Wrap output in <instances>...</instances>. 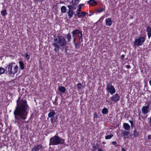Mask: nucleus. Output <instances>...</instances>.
<instances>
[{"label": "nucleus", "mask_w": 151, "mask_h": 151, "mask_svg": "<svg viewBox=\"0 0 151 151\" xmlns=\"http://www.w3.org/2000/svg\"><path fill=\"white\" fill-rule=\"evenodd\" d=\"M17 102V106L14 112L15 123L19 125L20 122L27 123V122L24 121L27 118L29 110L27 101L25 99H20L19 97Z\"/></svg>", "instance_id": "obj_1"}, {"label": "nucleus", "mask_w": 151, "mask_h": 151, "mask_svg": "<svg viewBox=\"0 0 151 151\" xmlns=\"http://www.w3.org/2000/svg\"><path fill=\"white\" fill-rule=\"evenodd\" d=\"M54 43L52 45L55 47L54 50L56 52L58 51L60 47H63L66 45L65 39L61 35L54 36Z\"/></svg>", "instance_id": "obj_2"}, {"label": "nucleus", "mask_w": 151, "mask_h": 151, "mask_svg": "<svg viewBox=\"0 0 151 151\" xmlns=\"http://www.w3.org/2000/svg\"><path fill=\"white\" fill-rule=\"evenodd\" d=\"M64 139L61 138L58 136L55 135L50 139L49 145H55L61 144H64Z\"/></svg>", "instance_id": "obj_3"}, {"label": "nucleus", "mask_w": 151, "mask_h": 151, "mask_svg": "<svg viewBox=\"0 0 151 151\" xmlns=\"http://www.w3.org/2000/svg\"><path fill=\"white\" fill-rule=\"evenodd\" d=\"M13 64L14 63H10L6 67L9 75H14L17 73L18 70V66L17 65H16L14 67L13 70L12 69Z\"/></svg>", "instance_id": "obj_4"}, {"label": "nucleus", "mask_w": 151, "mask_h": 151, "mask_svg": "<svg viewBox=\"0 0 151 151\" xmlns=\"http://www.w3.org/2000/svg\"><path fill=\"white\" fill-rule=\"evenodd\" d=\"M145 41V38L143 37H139L138 38L135 40L134 42V45L138 46L142 45Z\"/></svg>", "instance_id": "obj_5"}, {"label": "nucleus", "mask_w": 151, "mask_h": 151, "mask_svg": "<svg viewBox=\"0 0 151 151\" xmlns=\"http://www.w3.org/2000/svg\"><path fill=\"white\" fill-rule=\"evenodd\" d=\"M106 89L108 90L109 93L112 95L115 92V90L114 86L111 84H107Z\"/></svg>", "instance_id": "obj_6"}, {"label": "nucleus", "mask_w": 151, "mask_h": 151, "mask_svg": "<svg viewBox=\"0 0 151 151\" xmlns=\"http://www.w3.org/2000/svg\"><path fill=\"white\" fill-rule=\"evenodd\" d=\"M81 7H79V9H78L76 13L78 17L84 16L87 14L85 12H82L81 10Z\"/></svg>", "instance_id": "obj_7"}, {"label": "nucleus", "mask_w": 151, "mask_h": 151, "mask_svg": "<svg viewBox=\"0 0 151 151\" xmlns=\"http://www.w3.org/2000/svg\"><path fill=\"white\" fill-rule=\"evenodd\" d=\"M119 97L118 94L117 93H116L111 97V100L113 101L116 102L119 100Z\"/></svg>", "instance_id": "obj_8"}, {"label": "nucleus", "mask_w": 151, "mask_h": 151, "mask_svg": "<svg viewBox=\"0 0 151 151\" xmlns=\"http://www.w3.org/2000/svg\"><path fill=\"white\" fill-rule=\"evenodd\" d=\"M149 108L148 106L143 107L142 109V113L145 114H146L149 111Z\"/></svg>", "instance_id": "obj_9"}, {"label": "nucleus", "mask_w": 151, "mask_h": 151, "mask_svg": "<svg viewBox=\"0 0 151 151\" xmlns=\"http://www.w3.org/2000/svg\"><path fill=\"white\" fill-rule=\"evenodd\" d=\"M42 148V145L41 144H38L32 149V151H37L39 149Z\"/></svg>", "instance_id": "obj_10"}, {"label": "nucleus", "mask_w": 151, "mask_h": 151, "mask_svg": "<svg viewBox=\"0 0 151 151\" xmlns=\"http://www.w3.org/2000/svg\"><path fill=\"white\" fill-rule=\"evenodd\" d=\"M129 132H127L125 131H123L122 134L124 137V139H128L129 137Z\"/></svg>", "instance_id": "obj_11"}, {"label": "nucleus", "mask_w": 151, "mask_h": 151, "mask_svg": "<svg viewBox=\"0 0 151 151\" xmlns=\"http://www.w3.org/2000/svg\"><path fill=\"white\" fill-rule=\"evenodd\" d=\"M87 3L88 4L92 6H95L97 4V2L94 0H90L88 1Z\"/></svg>", "instance_id": "obj_12"}, {"label": "nucleus", "mask_w": 151, "mask_h": 151, "mask_svg": "<svg viewBox=\"0 0 151 151\" xmlns=\"http://www.w3.org/2000/svg\"><path fill=\"white\" fill-rule=\"evenodd\" d=\"M146 32H147L148 37L149 39L151 37V27H147L146 30Z\"/></svg>", "instance_id": "obj_13"}, {"label": "nucleus", "mask_w": 151, "mask_h": 151, "mask_svg": "<svg viewBox=\"0 0 151 151\" xmlns=\"http://www.w3.org/2000/svg\"><path fill=\"white\" fill-rule=\"evenodd\" d=\"M106 24L107 26H110L112 24L111 20L110 18H108L106 20Z\"/></svg>", "instance_id": "obj_14"}, {"label": "nucleus", "mask_w": 151, "mask_h": 151, "mask_svg": "<svg viewBox=\"0 0 151 151\" xmlns=\"http://www.w3.org/2000/svg\"><path fill=\"white\" fill-rule=\"evenodd\" d=\"M51 118V122L52 123H53L54 122H57L58 119L57 116H54Z\"/></svg>", "instance_id": "obj_15"}, {"label": "nucleus", "mask_w": 151, "mask_h": 151, "mask_svg": "<svg viewBox=\"0 0 151 151\" xmlns=\"http://www.w3.org/2000/svg\"><path fill=\"white\" fill-rule=\"evenodd\" d=\"M123 127L124 129L126 130H129L130 129V126L127 123H124L123 124Z\"/></svg>", "instance_id": "obj_16"}, {"label": "nucleus", "mask_w": 151, "mask_h": 151, "mask_svg": "<svg viewBox=\"0 0 151 151\" xmlns=\"http://www.w3.org/2000/svg\"><path fill=\"white\" fill-rule=\"evenodd\" d=\"M68 14L69 17V18H70L73 17V12L71 10H69L68 12Z\"/></svg>", "instance_id": "obj_17"}, {"label": "nucleus", "mask_w": 151, "mask_h": 151, "mask_svg": "<svg viewBox=\"0 0 151 151\" xmlns=\"http://www.w3.org/2000/svg\"><path fill=\"white\" fill-rule=\"evenodd\" d=\"M58 90L64 93L66 89L64 87L60 86L58 87Z\"/></svg>", "instance_id": "obj_18"}, {"label": "nucleus", "mask_w": 151, "mask_h": 151, "mask_svg": "<svg viewBox=\"0 0 151 151\" xmlns=\"http://www.w3.org/2000/svg\"><path fill=\"white\" fill-rule=\"evenodd\" d=\"M55 114V112L54 111H50V112L48 114V116L49 117H51L54 116Z\"/></svg>", "instance_id": "obj_19"}, {"label": "nucleus", "mask_w": 151, "mask_h": 151, "mask_svg": "<svg viewBox=\"0 0 151 151\" xmlns=\"http://www.w3.org/2000/svg\"><path fill=\"white\" fill-rule=\"evenodd\" d=\"M73 32L76 35H79L80 34L82 33V32L81 31L78 29H75L74 31H73Z\"/></svg>", "instance_id": "obj_20"}, {"label": "nucleus", "mask_w": 151, "mask_h": 151, "mask_svg": "<svg viewBox=\"0 0 151 151\" xmlns=\"http://www.w3.org/2000/svg\"><path fill=\"white\" fill-rule=\"evenodd\" d=\"M81 42V41H79L78 43H75V48L76 49H78L80 47Z\"/></svg>", "instance_id": "obj_21"}, {"label": "nucleus", "mask_w": 151, "mask_h": 151, "mask_svg": "<svg viewBox=\"0 0 151 151\" xmlns=\"http://www.w3.org/2000/svg\"><path fill=\"white\" fill-rule=\"evenodd\" d=\"M19 66L20 68L22 70H23L24 68V64L23 62L21 61H19Z\"/></svg>", "instance_id": "obj_22"}, {"label": "nucleus", "mask_w": 151, "mask_h": 151, "mask_svg": "<svg viewBox=\"0 0 151 151\" xmlns=\"http://www.w3.org/2000/svg\"><path fill=\"white\" fill-rule=\"evenodd\" d=\"M101 111L103 114H107L108 112V110L106 108H104Z\"/></svg>", "instance_id": "obj_23"}, {"label": "nucleus", "mask_w": 151, "mask_h": 151, "mask_svg": "<svg viewBox=\"0 0 151 151\" xmlns=\"http://www.w3.org/2000/svg\"><path fill=\"white\" fill-rule=\"evenodd\" d=\"M132 132L133 133H132V134L134 136V137L137 136L139 134V132L136 130H134Z\"/></svg>", "instance_id": "obj_24"}, {"label": "nucleus", "mask_w": 151, "mask_h": 151, "mask_svg": "<svg viewBox=\"0 0 151 151\" xmlns=\"http://www.w3.org/2000/svg\"><path fill=\"white\" fill-rule=\"evenodd\" d=\"M78 39L79 40V41H81V42H82L83 41V37H82V33H81V34L78 35Z\"/></svg>", "instance_id": "obj_25"}, {"label": "nucleus", "mask_w": 151, "mask_h": 151, "mask_svg": "<svg viewBox=\"0 0 151 151\" xmlns=\"http://www.w3.org/2000/svg\"><path fill=\"white\" fill-rule=\"evenodd\" d=\"M61 12L63 13H65L66 12V8L65 6H62L61 8Z\"/></svg>", "instance_id": "obj_26"}, {"label": "nucleus", "mask_w": 151, "mask_h": 151, "mask_svg": "<svg viewBox=\"0 0 151 151\" xmlns=\"http://www.w3.org/2000/svg\"><path fill=\"white\" fill-rule=\"evenodd\" d=\"M67 38L68 42H69L71 41V37L70 34L69 33L67 34Z\"/></svg>", "instance_id": "obj_27"}, {"label": "nucleus", "mask_w": 151, "mask_h": 151, "mask_svg": "<svg viewBox=\"0 0 151 151\" xmlns=\"http://www.w3.org/2000/svg\"><path fill=\"white\" fill-rule=\"evenodd\" d=\"M5 71V69L2 67H0V75L4 73Z\"/></svg>", "instance_id": "obj_28"}, {"label": "nucleus", "mask_w": 151, "mask_h": 151, "mask_svg": "<svg viewBox=\"0 0 151 151\" xmlns=\"http://www.w3.org/2000/svg\"><path fill=\"white\" fill-rule=\"evenodd\" d=\"M113 136V135L112 134H110L109 135L106 136L105 138L106 139H110Z\"/></svg>", "instance_id": "obj_29"}, {"label": "nucleus", "mask_w": 151, "mask_h": 151, "mask_svg": "<svg viewBox=\"0 0 151 151\" xmlns=\"http://www.w3.org/2000/svg\"><path fill=\"white\" fill-rule=\"evenodd\" d=\"M1 13L2 16H5L7 14L6 10L5 9L2 11L1 12Z\"/></svg>", "instance_id": "obj_30"}, {"label": "nucleus", "mask_w": 151, "mask_h": 151, "mask_svg": "<svg viewBox=\"0 0 151 151\" xmlns=\"http://www.w3.org/2000/svg\"><path fill=\"white\" fill-rule=\"evenodd\" d=\"M73 2H74L73 4L74 5H77L79 3V0H73Z\"/></svg>", "instance_id": "obj_31"}, {"label": "nucleus", "mask_w": 151, "mask_h": 151, "mask_svg": "<svg viewBox=\"0 0 151 151\" xmlns=\"http://www.w3.org/2000/svg\"><path fill=\"white\" fill-rule=\"evenodd\" d=\"M99 147V145H98L96 144V145H93V148L94 150H96Z\"/></svg>", "instance_id": "obj_32"}, {"label": "nucleus", "mask_w": 151, "mask_h": 151, "mask_svg": "<svg viewBox=\"0 0 151 151\" xmlns=\"http://www.w3.org/2000/svg\"><path fill=\"white\" fill-rule=\"evenodd\" d=\"M105 9H103V8H99L98 9L97 11V12H101L103 11Z\"/></svg>", "instance_id": "obj_33"}, {"label": "nucleus", "mask_w": 151, "mask_h": 151, "mask_svg": "<svg viewBox=\"0 0 151 151\" xmlns=\"http://www.w3.org/2000/svg\"><path fill=\"white\" fill-rule=\"evenodd\" d=\"M25 57L27 58V59L29 60L30 58V56L27 53H26Z\"/></svg>", "instance_id": "obj_34"}, {"label": "nucleus", "mask_w": 151, "mask_h": 151, "mask_svg": "<svg viewBox=\"0 0 151 151\" xmlns=\"http://www.w3.org/2000/svg\"><path fill=\"white\" fill-rule=\"evenodd\" d=\"M77 87H78V88L79 89H80L81 87V83H78V84H77Z\"/></svg>", "instance_id": "obj_35"}, {"label": "nucleus", "mask_w": 151, "mask_h": 151, "mask_svg": "<svg viewBox=\"0 0 151 151\" xmlns=\"http://www.w3.org/2000/svg\"><path fill=\"white\" fill-rule=\"evenodd\" d=\"M93 115H94V117L95 118H97L98 117L97 114L96 113H94L93 114Z\"/></svg>", "instance_id": "obj_36"}, {"label": "nucleus", "mask_w": 151, "mask_h": 151, "mask_svg": "<svg viewBox=\"0 0 151 151\" xmlns=\"http://www.w3.org/2000/svg\"><path fill=\"white\" fill-rule=\"evenodd\" d=\"M84 5V4H80L78 6V9H79V7H81L82 8V6H83Z\"/></svg>", "instance_id": "obj_37"}, {"label": "nucleus", "mask_w": 151, "mask_h": 151, "mask_svg": "<svg viewBox=\"0 0 151 151\" xmlns=\"http://www.w3.org/2000/svg\"><path fill=\"white\" fill-rule=\"evenodd\" d=\"M76 8V5H74L73 4V6H72V8L73 9L75 10Z\"/></svg>", "instance_id": "obj_38"}, {"label": "nucleus", "mask_w": 151, "mask_h": 151, "mask_svg": "<svg viewBox=\"0 0 151 151\" xmlns=\"http://www.w3.org/2000/svg\"><path fill=\"white\" fill-rule=\"evenodd\" d=\"M129 121L131 124V126L132 127H133L134 126L133 125V122H132V121L131 120H129Z\"/></svg>", "instance_id": "obj_39"}, {"label": "nucleus", "mask_w": 151, "mask_h": 151, "mask_svg": "<svg viewBox=\"0 0 151 151\" xmlns=\"http://www.w3.org/2000/svg\"><path fill=\"white\" fill-rule=\"evenodd\" d=\"M68 7L69 9V10H71V8H72V6L71 5H68Z\"/></svg>", "instance_id": "obj_40"}, {"label": "nucleus", "mask_w": 151, "mask_h": 151, "mask_svg": "<svg viewBox=\"0 0 151 151\" xmlns=\"http://www.w3.org/2000/svg\"><path fill=\"white\" fill-rule=\"evenodd\" d=\"M112 144L113 145H115L117 144V142L115 141H113L112 142Z\"/></svg>", "instance_id": "obj_41"}, {"label": "nucleus", "mask_w": 151, "mask_h": 151, "mask_svg": "<svg viewBox=\"0 0 151 151\" xmlns=\"http://www.w3.org/2000/svg\"><path fill=\"white\" fill-rule=\"evenodd\" d=\"M72 36H73V37H75V34L73 32V31L72 32Z\"/></svg>", "instance_id": "obj_42"}, {"label": "nucleus", "mask_w": 151, "mask_h": 151, "mask_svg": "<svg viewBox=\"0 0 151 151\" xmlns=\"http://www.w3.org/2000/svg\"><path fill=\"white\" fill-rule=\"evenodd\" d=\"M124 55H122L121 56V58L122 60L124 59Z\"/></svg>", "instance_id": "obj_43"}, {"label": "nucleus", "mask_w": 151, "mask_h": 151, "mask_svg": "<svg viewBox=\"0 0 151 151\" xmlns=\"http://www.w3.org/2000/svg\"><path fill=\"white\" fill-rule=\"evenodd\" d=\"M147 138L149 139H151V135H149L148 136Z\"/></svg>", "instance_id": "obj_44"}, {"label": "nucleus", "mask_w": 151, "mask_h": 151, "mask_svg": "<svg viewBox=\"0 0 151 151\" xmlns=\"http://www.w3.org/2000/svg\"><path fill=\"white\" fill-rule=\"evenodd\" d=\"M149 119H150V121H149V123H150V126H151V118H149Z\"/></svg>", "instance_id": "obj_45"}, {"label": "nucleus", "mask_w": 151, "mask_h": 151, "mask_svg": "<svg viewBox=\"0 0 151 151\" xmlns=\"http://www.w3.org/2000/svg\"><path fill=\"white\" fill-rule=\"evenodd\" d=\"M126 67L127 68H130V66L129 65H126Z\"/></svg>", "instance_id": "obj_46"}, {"label": "nucleus", "mask_w": 151, "mask_h": 151, "mask_svg": "<svg viewBox=\"0 0 151 151\" xmlns=\"http://www.w3.org/2000/svg\"><path fill=\"white\" fill-rule=\"evenodd\" d=\"M76 39V37H74V39H73V42L74 43H75H75H75V40Z\"/></svg>", "instance_id": "obj_47"}, {"label": "nucleus", "mask_w": 151, "mask_h": 151, "mask_svg": "<svg viewBox=\"0 0 151 151\" xmlns=\"http://www.w3.org/2000/svg\"><path fill=\"white\" fill-rule=\"evenodd\" d=\"M122 151H126V150L124 148H122Z\"/></svg>", "instance_id": "obj_48"}, {"label": "nucleus", "mask_w": 151, "mask_h": 151, "mask_svg": "<svg viewBox=\"0 0 151 151\" xmlns=\"http://www.w3.org/2000/svg\"><path fill=\"white\" fill-rule=\"evenodd\" d=\"M97 151H104L103 150H102L101 149L99 148L98 149Z\"/></svg>", "instance_id": "obj_49"}, {"label": "nucleus", "mask_w": 151, "mask_h": 151, "mask_svg": "<svg viewBox=\"0 0 151 151\" xmlns=\"http://www.w3.org/2000/svg\"><path fill=\"white\" fill-rule=\"evenodd\" d=\"M149 83H150V85L151 86V80L150 81Z\"/></svg>", "instance_id": "obj_50"}, {"label": "nucleus", "mask_w": 151, "mask_h": 151, "mask_svg": "<svg viewBox=\"0 0 151 151\" xmlns=\"http://www.w3.org/2000/svg\"><path fill=\"white\" fill-rule=\"evenodd\" d=\"M65 51L66 53L67 52V48H66L65 49Z\"/></svg>", "instance_id": "obj_51"}, {"label": "nucleus", "mask_w": 151, "mask_h": 151, "mask_svg": "<svg viewBox=\"0 0 151 151\" xmlns=\"http://www.w3.org/2000/svg\"><path fill=\"white\" fill-rule=\"evenodd\" d=\"M81 39L80 41H81Z\"/></svg>", "instance_id": "obj_52"}, {"label": "nucleus", "mask_w": 151, "mask_h": 151, "mask_svg": "<svg viewBox=\"0 0 151 151\" xmlns=\"http://www.w3.org/2000/svg\"><path fill=\"white\" fill-rule=\"evenodd\" d=\"M75 15L76 16V14H75Z\"/></svg>", "instance_id": "obj_53"}, {"label": "nucleus", "mask_w": 151, "mask_h": 151, "mask_svg": "<svg viewBox=\"0 0 151 151\" xmlns=\"http://www.w3.org/2000/svg\"><path fill=\"white\" fill-rule=\"evenodd\" d=\"M1 147H0V148Z\"/></svg>", "instance_id": "obj_54"}]
</instances>
